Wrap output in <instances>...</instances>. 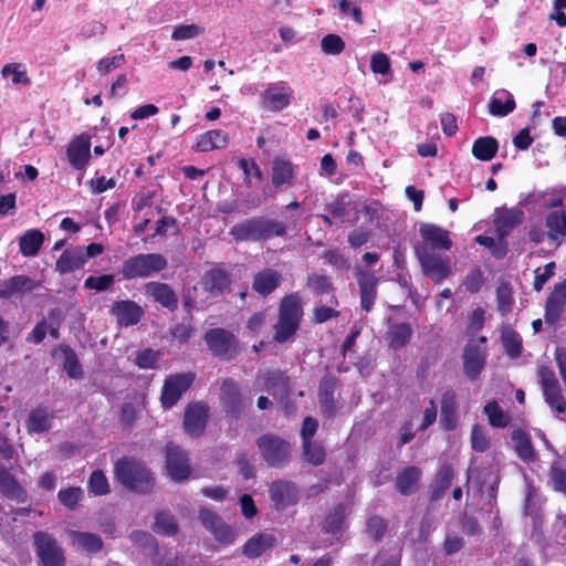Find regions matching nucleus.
Wrapping results in <instances>:
<instances>
[{
  "label": "nucleus",
  "instance_id": "1",
  "mask_svg": "<svg viewBox=\"0 0 566 566\" xmlns=\"http://www.w3.org/2000/svg\"><path fill=\"white\" fill-rule=\"evenodd\" d=\"M304 315L302 297L297 292L282 297L277 308V321L273 325V339L277 344L290 342L300 328Z\"/></svg>",
  "mask_w": 566,
  "mask_h": 566
},
{
  "label": "nucleus",
  "instance_id": "2",
  "mask_svg": "<svg viewBox=\"0 0 566 566\" xmlns=\"http://www.w3.org/2000/svg\"><path fill=\"white\" fill-rule=\"evenodd\" d=\"M286 232V226L283 222L265 217L245 219L229 230V234L237 242H265L275 237H284Z\"/></svg>",
  "mask_w": 566,
  "mask_h": 566
},
{
  "label": "nucleus",
  "instance_id": "3",
  "mask_svg": "<svg viewBox=\"0 0 566 566\" xmlns=\"http://www.w3.org/2000/svg\"><path fill=\"white\" fill-rule=\"evenodd\" d=\"M116 480L127 490L147 494L154 489L155 481L150 470L140 461L123 457L115 462Z\"/></svg>",
  "mask_w": 566,
  "mask_h": 566
},
{
  "label": "nucleus",
  "instance_id": "4",
  "mask_svg": "<svg viewBox=\"0 0 566 566\" xmlns=\"http://www.w3.org/2000/svg\"><path fill=\"white\" fill-rule=\"evenodd\" d=\"M168 261L161 253H138L125 259L119 274L124 280L147 279L166 270Z\"/></svg>",
  "mask_w": 566,
  "mask_h": 566
},
{
  "label": "nucleus",
  "instance_id": "5",
  "mask_svg": "<svg viewBox=\"0 0 566 566\" xmlns=\"http://www.w3.org/2000/svg\"><path fill=\"white\" fill-rule=\"evenodd\" d=\"M256 447L263 461L274 469L285 468L292 458V444L274 433H265L256 439Z\"/></svg>",
  "mask_w": 566,
  "mask_h": 566
},
{
  "label": "nucleus",
  "instance_id": "6",
  "mask_svg": "<svg viewBox=\"0 0 566 566\" xmlns=\"http://www.w3.org/2000/svg\"><path fill=\"white\" fill-rule=\"evenodd\" d=\"M32 547L39 566H66L65 551L54 534L48 531L34 532Z\"/></svg>",
  "mask_w": 566,
  "mask_h": 566
},
{
  "label": "nucleus",
  "instance_id": "7",
  "mask_svg": "<svg viewBox=\"0 0 566 566\" xmlns=\"http://www.w3.org/2000/svg\"><path fill=\"white\" fill-rule=\"evenodd\" d=\"M203 340L210 354L220 360L230 361L240 355V342L229 329L210 328L205 333Z\"/></svg>",
  "mask_w": 566,
  "mask_h": 566
},
{
  "label": "nucleus",
  "instance_id": "8",
  "mask_svg": "<svg viewBox=\"0 0 566 566\" xmlns=\"http://www.w3.org/2000/svg\"><path fill=\"white\" fill-rule=\"evenodd\" d=\"M416 255L421 265L424 276L429 277L436 284L447 280L451 273V261L449 258H441L434 251H430L427 244L416 247Z\"/></svg>",
  "mask_w": 566,
  "mask_h": 566
},
{
  "label": "nucleus",
  "instance_id": "9",
  "mask_svg": "<svg viewBox=\"0 0 566 566\" xmlns=\"http://www.w3.org/2000/svg\"><path fill=\"white\" fill-rule=\"evenodd\" d=\"M537 374L545 402L554 412L564 413L566 411V400L554 370L548 366L541 365Z\"/></svg>",
  "mask_w": 566,
  "mask_h": 566
},
{
  "label": "nucleus",
  "instance_id": "10",
  "mask_svg": "<svg viewBox=\"0 0 566 566\" xmlns=\"http://www.w3.org/2000/svg\"><path fill=\"white\" fill-rule=\"evenodd\" d=\"M167 475L175 482H182L191 474L188 453L178 444L168 442L165 448Z\"/></svg>",
  "mask_w": 566,
  "mask_h": 566
},
{
  "label": "nucleus",
  "instance_id": "11",
  "mask_svg": "<svg viewBox=\"0 0 566 566\" xmlns=\"http://www.w3.org/2000/svg\"><path fill=\"white\" fill-rule=\"evenodd\" d=\"M294 98L293 88L283 81L270 83L260 95V104L264 109L281 112Z\"/></svg>",
  "mask_w": 566,
  "mask_h": 566
},
{
  "label": "nucleus",
  "instance_id": "12",
  "mask_svg": "<svg viewBox=\"0 0 566 566\" xmlns=\"http://www.w3.org/2000/svg\"><path fill=\"white\" fill-rule=\"evenodd\" d=\"M220 390V403L224 412L233 419L241 418L249 403L243 398L238 382L232 378H226Z\"/></svg>",
  "mask_w": 566,
  "mask_h": 566
},
{
  "label": "nucleus",
  "instance_id": "13",
  "mask_svg": "<svg viewBox=\"0 0 566 566\" xmlns=\"http://www.w3.org/2000/svg\"><path fill=\"white\" fill-rule=\"evenodd\" d=\"M195 380V375L175 374L168 376L163 385L160 394V402L164 409L172 408L181 398V396L190 388Z\"/></svg>",
  "mask_w": 566,
  "mask_h": 566
},
{
  "label": "nucleus",
  "instance_id": "14",
  "mask_svg": "<svg viewBox=\"0 0 566 566\" xmlns=\"http://www.w3.org/2000/svg\"><path fill=\"white\" fill-rule=\"evenodd\" d=\"M209 408L203 402H190L185 409L182 427L191 438L200 437L207 427Z\"/></svg>",
  "mask_w": 566,
  "mask_h": 566
},
{
  "label": "nucleus",
  "instance_id": "15",
  "mask_svg": "<svg viewBox=\"0 0 566 566\" xmlns=\"http://www.w3.org/2000/svg\"><path fill=\"white\" fill-rule=\"evenodd\" d=\"M298 488L296 483L287 480H275L269 488V496L272 506L276 511H283L295 505L298 500Z\"/></svg>",
  "mask_w": 566,
  "mask_h": 566
},
{
  "label": "nucleus",
  "instance_id": "16",
  "mask_svg": "<svg viewBox=\"0 0 566 566\" xmlns=\"http://www.w3.org/2000/svg\"><path fill=\"white\" fill-rule=\"evenodd\" d=\"M463 373L470 380H475L486 365V348L475 340L467 343L462 354Z\"/></svg>",
  "mask_w": 566,
  "mask_h": 566
},
{
  "label": "nucleus",
  "instance_id": "17",
  "mask_svg": "<svg viewBox=\"0 0 566 566\" xmlns=\"http://www.w3.org/2000/svg\"><path fill=\"white\" fill-rule=\"evenodd\" d=\"M108 313L120 327L137 325L145 314L143 307L133 300L114 301L109 306Z\"/></svg>",
  "mask_w": 566,
  "mask_h": 566
},
{
  "label": "nucleus",
  "instance_id": "18",
  "mask_svg": "<svg viewBox=\"0 0 566 566\" xmlns=\"http://www.w3.org/2000/svg\"><path fill=\"white\" fill-rule=\"evenodd\" d=\"M339 384V378L331 373L325 374L319 380L317 389L318 405L321 412L327 418H333L336 415L335 392Z\"/></svg>",
  "mask_w": 566,
  "mask_h": 566
},
{
  "label": "nucleus",
  "instance_id": "19",
  "mask_svg": "<svg viewBox=\"0 0 566 566\" xmlns=\"http://www.w3.org/2000/svg\"><path fill=\"white\" fill-rule=\"evenodd\" d=\"M355 274L359 287L360 307L369 312L377 297L378 279L374 272L361 266H355Z\"/></svg>",
  "mask_w": 566,
  "mask_h": 566
},
{
  "label": "nucleus",
  "instance_id": "20",
  "mask_svg": "<svg viewBox=\"0 0 566 566\" xmlns=\"http://www.w3.org/2000/svg\"><path fill=\"white\" fill-rule=\"evenodd\" d=\"M566 306V279L556 283L545 302V322L556 324Z\"/></svg>",
  "mask_w": 566,
  "mask_h": 566
},
{
  "label": "nucleus",
  "instance_id": "21",
  "mask_svg": "<svg viewBox=\"0 0 566 566\" xmlns=\"http://www.w3.org/2000/svg\"><path fill=\"white\" fill-rule=\"evenodd\" d=\"M39 286V282L23 274L0 279V298L9 300L14 296H22L25 293L33 292Z\"/></svg>",
  "mask_w": 566,
  "mask_h": 566
},
{
  "label": "nucleus",
  "instance_id": "22",
  "mask_svg": "<svg viewBox=\"0 0 566 566\" xmlns=\"http://www.w3.org/2000/svg\"><path fill=\"white\" fill-rule=\"evenodd\" d=\"M12 467L0 464V494L17 503L28 501V492L12 473Z\"/></svg>",
  "mask_w": 566,
  "mask_h": 566
},
{
  "label": "nucleus",
  "instance_id": "23",
  "mask_svg": "<svg viewBox=\"0 0 566 566\" xmlns=\"http://www.w3.org/2000/svg\"><path fill=\"white\" fill-rule=\"evenodd\" d=\"M295 166L285 156H276L272 160L271 182L275 189L285 190L293 185Z\"/></svg>",
  "mask_w": 566,
  "mask_h": 566
},
{
  "label": "nucleus",
  "instance_id": "24",
  "mask_svg": "<svg viewBox=\"0 0 566 566\" xmlns=\"http://www.w3.org/2000/svg\"><path fill=\"white\" fill-rule=\"evenodd\" d=\"M67 159L70 165L82 170L86 167L91 158V137L87 134L76 136L67 146Z\"/></svg>",
  "mask_w": 566,
  "mask_h": 566
},
{
  "label": "nucleus",
  "instance_id": "25",
  "mask_svg": "<svg viewBox=\"0 0 566 566\" xmlns=\"http://www.w3.org/2000/svg\"><path fill=\"white\" fill-rule=\"evenodd\" d=\"M145 293L164 308L175 312L178 308V296L174 289L163 282L151 281L144 285Z\"/></svg>",
  "mask_w": 566,
  "mask_h": 566
},
{
  "label": "nucleus",
  "instance_id": "26",
  "mask_svg": "<svg viewBox=\"0 0 566 566\" xmlns=\"http://www.w3.org/2000/svg\"><path fill=\"white\" fill-rule=\"evenodd\" d=\"M201 285L203 290L211 295H222L230 290L231 277L230 274L218 264L205 273Z\"/></svg>",
  "mask_w": 566,
  "mask_h": 566
},
{
  "label": "nucleus",
  "instance_id": "27",
  "mask_svg": "<svg viewBox=\"0 0 566 566\" xmlns=\"http://www.w3.org/2000/svg\"><path fill=\"white\" fill-rule=\"evenodd\" d=\"M422 478V470L416 465H407L402 468L396 475L395 489L405 496L416 493Z\"/></svg>",
  "mask_w": 566,
  "mask_h": 566
},
{
  "label": "nucleus",
  "instance_id": "28",
  "mask_svg": "<svg viewBox=\"0 0 566 566\" xmlns=\"http://www.w3.org/2000/svg\"><path fill=\"white\" fill-rule=\"evenodd\" d=\"M421 238L430 245L431 250L448 251L452 248L449 231L433 223H422L419 228Z\"/></svg>",
  "mask_w": 566,
  "mask_h": 566
},
{
  "label": "nucleus",
  "instance_id": "29",
  "mask_svg": "<svg viewBox=\"0 0 566 566\" xmlns=\"http://www.w3.org/2000/svg\"><path fill=\"white\" fill-rule=\"evenodd\" d=\"M53 357L62 359V370L72 379H82L84 376L75 350L66 344H59L52 352Z\"/></svg>",
  "mask_w": 566,
  "mask_h": 566
},
{
  "label": "nucleus",
  "instance_id": "30",
  "mask_svg": "<svg viewBox=\"0 0 566 566\" xmlns=\"http://www.w3.org/2000/svg\"><path fill=\"white\" fill-rule=\"evenodd\" d=\"M282 282V274L271 268H264L253 276L252 289L259 295L266 297L273 293Z\"/></svg>",
  "mask_w": 566,
  "mask_h": 566
},
{
  "label": "nucleus",
  "instance_id": "31",
  "mask_svg": "<svg viewBox=\"0 0 566 566\" xmlns=\"http://www.w3.org/2000/svg\"><path fill=\"white\" fill-rule=\"evenodd\" d=\"M523 211L517 208L502 209L496 211L494 226L501 241L509 235L510 231L522 223Z\"/></svg>",
  "mask_w": 566,
  "mask_h": 566
},
{
  "label": "nucleus",
  "instance_id": "32",
  "mask_svg": "<svg viewBox=\"0 0 566 566\" xmlns=\"http://www.w3.org/2000/svg\"><path fill=\"white\" fill-rule=\"evenodd\" d=\"M67 535L70 538V543L76 549H81L87 554H97L104 547V542L102 537L97 534L69 530Z\"/></svg>",
  "mask_w": 566,
  "mask_h": 566
},
{
  "label": "nucleus",
  "instance_id": "33",
  "mask_svg": "<svg viewBox=\"0 0 566 566\" xmlns=\"http://www.w3.org/2000/svg\"><path fill=\"white\" fill-rule=\"evenodd\" d=\"M228 144V133L222 129H211L200 134L192 148L199 153H208L216 149H223Z\"/></svg>",
  "mask_w": 566,
  "mask_h": 566
},
{
  "label": "nucleus",
  "instance_id": "34",
  "mask_svg": "<svg viewBox=\"0 0 566 566\" xmlns=\"http://www.w3.org/2000/svg\"><path fill=\"white\" fill-rule=\"evenodd\" d=\"M454 479V469L449 463H443L437 470L432 484L429 500L430 502L439 501L451 486Z\"/></svg>",
  "mask_w": 566,
  "mask_h": 566
},
{
  "label": "nucleus",
  "instance_id": "35",
  "mask_svg": "<svg viewBox=\"0 0 566 566\" xmlns=\"http://www.w3.org/2000/svg\"><path fill=\"white\" fill-rule=\"evenodd\" d=\"M84 264V249L82 247H71L59 256L55 268L61 274H65L82 269Z\"/></svg>",
  "mask_w": 566,
  "mask_h": 566
},
{
  "label": "nucleus",
  "instance_id": "36",
  "mask_svg": "<svg viewBox=\"0 0 566 566\" xmlns=\"http://www.w3.org/2000/svg\"><path fill=\"white\" fill-rule=\"evenodd\" d=\"M263 388L274 398L289 394L290 379L281 370H268L262 376Z\"/></svg>",
  "mask_w": 566,
  "mask_h": 566
},
{
  "label": "nucleus",
  "instance_id": "37",
  "mask_svg": "<svg viewBox=\"0 0 566 566\" xmlns=\"http://www.w3.org/2000/svg\"><path fill=\"white\" fill-rule=\"evenodd\" d=\"M440 424L447 431H451L457 428V399L455 394L452 390H446L442 394Z\"/></svg>",
  "mask_w": 566,
  "mask_h": 566
},
{
  "label": "nucleus",
  "instance_id": "38",
  "mask_svg": "<svg viewBox=\"0 0 566 566\" xmlns=\"http://www.w3.org/2000/svg\"><path fill=\"white\" fill-rule=\"evenodd\" d=\"M275 541L273 534L258 533L243 545L242 553L249 558L260 557L274 545Z\"/></svg>",
  "mask_w": 566,
  "mask_h": 566
},
{
  "label": "nucleus",
  "instance_id": "39",
  "mask_svg": "<svg viewBox=\"0 0 566 566\" xmlns=\"http://www.w3.org/2000/svg\"><path fill=\"white\" fill-rule=\"evenodd\" d=\"M53 419L52 410L41 407L32 409L27 420L28 431L31 433L46 432L51 429Z\"/></svg>",
  "mask_w": 566,
  "mask_h": 566
},
{
  "label": "nucleus",
  "instance_id": "40",
  "mask_svg": "<svg viewBox=\"0 0 566 566\" xmlns=\"http://www.w3.org/2000/svg\"><path fill=\"white\" fill-rule=\"evenodd\" d=\"M515 107L514 96L506 90L495 92L489 103L490 114L496 117L507 116Z\"/></svg>",
  "mask_w": 566,
  "mask_h": 566
},
{
  "label": "nucleus",
  "instance_id": "41",
  "mask_svg": "<svg viewBox=\"0 0 566 566\" xmlns=\"http://www.w3.org/2000/svg\"><path fill=\"white\" fill-rule=\"evenodd\" d=\"M512 441L517 457L524 462H532L536 458V452L531 441L530 434L523 429H516L512 432Z\"/></svg>",
  "mask_w": 566,
  "mask_h": 566
},
{
  "label": "nucleus",
  "instance_id": "42",
  "mask_svg": "<svg viewBox=\"0 0 566 566\" xmlns=\"http://www.w3.org/2000/svg\"><path fill=\"white\" fill-rule=\"evenodd\" d=\"M499 150V142L493 136H482L476 138L472 145V155L481 161L492 160Z\"/></svg>",
  "mask_w": 566,
  "mask_h": 566
},
{
  "label": "nucleus",
  "instance_id": "43",
  "mask_svg": "<svg viewBox=\"0 0 566 566\" xmlns=\"http://www.w3.org/2000/svg\"><path fill=\"white\" fill-rule=\"evenodd\" d=\"M44 243V235L38 229L28 230L19 238V249L23 256H34Z\"/></svg>",
  "mask_w": 566,
  "mask_h": 566
},
{
  "label": "nucleus",
  "instance_id": "44",
  "mask_svg": "<svg viewBox=\"0 0 566 566\" xmlns=\"http://www.w3.org/2000/svg\"><path fill=\"white\" fill-rule=\"evenodd\" d=\"M412 328L409 323H398L389 327L386 340L395 350L405 347L411 339Z\"/></svg>",
  "mask_w": 566,
  "mask_h": 566
},
{
  "label": "nucleus",
  "instance_id": "45",
  "mask_svg": "<svg viewBox=\"0 0 566 566\" xmlns=\"http://www.w3.org/2000/svg\"><path fill=\"white\" fill-rule=\"evenodd\" d=\"M545 226L551 240H556L558 235L566 237V211L557 210L548 213L545 218Z\"/></svg>",
  "mask_w": 566,
  "mask_h": 566
},
{
  "label": "nucleus",
  "instance_id": "46",
  "mask_svg": "<svg viewBox=\"0 0 566 566\" xmlns=\"http://www.w3.org/2000/svg\"><path fill=\"white\" fill-rule=\"evenodd\" d=\"M345 522V506L336 505L325 517L322 530L326 534H336L342 531Z\"/></svg>",
  "mask_w": 566,
  "mask_h": 566
},
{
  "label": "nucleus",
  "instance_id": "47",
  "mask_svg": "<svg viewBox=\"0 0 566 566\" xmlns=\"http://www.w3.org/2000/svg\"><path fill=\"white\" fill-rule=\"evenodd\" d=\"M501 335H502L501 338H502V344H503L505 353L511 358L520 357L522 354V349H523L522 338H521L520 334L516 331L509 327V328H504L502 331Z\"/></svg>",
  "mask_w": 566,
  "mask_h": 566
},
{
  "label": "nucleus",
  "instance_id": "48",
  "mask_svg": "<svg viewBox=\"0 0 566 566\" xmlns=\"http://www.w3.org/2000/svg\"><path fill=\"white\" fill-rule=\"evenodd\" d=\"M302 452L306 462L318 467L325 462L326 451L321 443L313 440L302 441Z\"/></svg>",
  "mask_w": 566,
  "mask_h": 566
},
{
  "label": "nucleus",
  "instance_id": "49",
  "mask_svg": "<svg viewBox=\"0 0 566 566\" xmlns=\"http://www.w3.org/2000/svg\"><path fill=\"white\" fill-rule=\"evenodd\" d=\"M307 286L316 294H332V303L338 304L337 298L334 294V286L331 280L326 275L313 274L307 279Z\"/></svg>",
  "mask_w": 566,
  "mask_h": 566
},
{
  "label": "nucleus",
  "instance_id": "50",
  "mask_svg": "<svg viewBox=\"0 0 566 566\" xmlns=\"http://www.w3.org/2000/svg\"><path fill=\"white\" fill-rule=\"evenodd\" d=\"M153 531L160 535L172 536L178 532V525L174 516L165 512H158L155 515Z\"/></svg>",
  "mask_w": 566,
  "mask_h": 566
},
{
  "label": "nucleus",
  "instance_id": "51",
  "mask_svg": "<svg viewBox=\"0 0 566 566\" xmlns=\"http://www.w3.org/2000/svg\"><path fill=\"white\" fill-rule=\"evenodd\" d=\"M483 412L486 415L489 423L494 428H505L510 422L509 417L505 416L496 400L489 401L484 406Z\"/></svg>",
  "mask_w": 566,
  "mask_h": 566
},
{
  "label": "nucleus",
  "instance_id": "52",
  "mask_svg": "<svg viewBox=\"0 0 566 566\" xmlns=\"http://www.w3.org/2000/svg\"><path fill=\"white\" fill-rule=\"evenodd\" d=\"M387 530V521L379 515H373L366 521V533L375 542H380L386 535Z\"/></svg>",
  "mask_w": 566,
  "mask_h": 566
},
{
  "label": "nucleus",
  "instance_id": "53",
  "mask_svg": "<svg viewBox=\"0 0 566 566\" xmlns=\"http://www.w3.org/2000/svg\"><path fill=\"white\" fill-rule=\"evenodd\" d=\"M238 167L244 174V182L249 188L252 186V178L259 181L263 179V172L254 159L241 158L238 161Z\"/></svg>",
  "mask_w": 566,
  "mask_h": 566
},
{
  "label": "nucleus",
  "instance_id": "54",
  "mask_svg": "<svg viewBox=\"0 0 566 566\" xmlns=\"http://www.w3.org/2000/svg\"><path fill=\"white\" fill-rule=\"evenodd\" d=\"M114 283L115 276L113 274H102L98 276L90 275L84 281V289L105 292L111 290Z\"/></svg>",
  "mask_w": 566,
  "mask_h": 566
},
{
  "label": "nucleus",
  "instance_id": "55",
  "mask_svg": "<svg viewBox=\"0 0 566 566\" xmlns=\"http://www.w3.org/2000/svg\"><path fill=\"white\" fill-rule=\"evenodd\" d=\"M88 491L94 495H105L109 493L108 480L102 470H95L91 473Z\"/></svg>",
  "mask_w": 566,
  "mask_h": 566
},
{
  "label": "nucleus",
  "instance_id": "56",
  "mask_svg": "<svg viewBox=\"0 0 566 566\" xmlns=\"http://www.w3.org/2000/svg\"><path fill=\"white\" fill-rule=\"evenodd\" d=\"M321 50L328 55H338L345 50V42L338 34L329 33L321 40Z\"/></svg>",
  "mask_w": 566,
  "mask_h": 566
},
{
  "label": "nucleus",
  "instance_id": "57",
  "mask_svg": "<svg viewBox=\"0 0 566 566\" xmlns=\"http://www.w3.org/2000/svg\"><path fill=\"white\" fill-rule=\"evenodd\" d=\"M82 497V489L80 486H70L61 489L57 499L66 509L74 510Z\"/></svg>",
  "mask_w": 566,
  "mask_h": 566
},
{
  "label": "nucleus",
  "instance_id": "58",
  "mask_svg": "<svg viewBox=\"0 0 566 566\" xmlns=\"http://www.w3.org/2000/svg\"><path fill=\"white\" fill-rule=\"evenodd\" d=\"M471 447L475 452H484L490 447L489 437L484 430V427L480 423H475L471 430Z\"/></svg>",
  "mask_w": 566,
  "mask_h": 566
},
{
  "label": "nucleus",
  "instance_id": "59",
  "mask_svg": "<svg viewBox=\"0 0 566 566\" xmlns=\"http://www.w3.org/2000/svg\"><path fill=\"white\" fill-rule=\"evenodd\" d=\"M12 75L13 84H31V80L27 76L25 69H21V64L19 63H8L1 70V75L7 77Z\"/></svg>",
  "mask_w": 566,
  "mask_h": 566
},
{
  "label": "nucleus",
  "instance_id": "60",
  "mask_svg": "<svg viewBox=\"0 0 566 566\" xmlns=\"http://www.w3.org/2000/svg\"><path fill=\"white\" fill-rule=\"evenodd\" d=\"M160 353L151 348H145L139 352L135 358V364L140 369H153L156 367Z\"/></svg>",
  "mask_w": 566,
  "mask_h": 566
},
{
  "label": "nucleus",
  "instance_id": "61",
  "mask_svg": "<svg viewBox=\"0 0 566 566\" xmlns=\"http://www.w3.org/2000/svg\"><path fill=\"white\" fill-rule=\"evenodd\" d=\"M202 31L197 24H180L174 29L171 39L174 41L189 40L198 36Z\"/></svg>",
  "mask_w": 566,
  "mask_h": 566
},
{
  "label": "nucleus",
  "instance_id": "62",
  "mask_svg": "<svg viewBox=\"0 0 566 566\" xmlns=\"http://www.w3.org/2000/svg\"><path fill=\"white\" fill-rule=\"evenodd\" d=\"M484 283L483 273L480 268L472 269L464 277L463 285L470 293H478Z\"/></svg>",
  "mask_w": 566,
  "mask_h": 566
},
{
  "label": "nucleus",
  "instance_id": "63",
  "mask_svg": "<svg viewBox=\"0 0 566 566\" xmlns=\"http://www.w3.org/2000/svg\"><path fill=\"white\" fill-rule=\"evenodd\" d=\"M373 237L371 230L368 228H356L349 232L347 241L354 249L365 245Z\"/></svg>",
  "mask_w": 566,
  "mask_h": 566
},
{
  "label": "nucleus",
  "instance_id": "64",
  "mask_svg": "<svg viewBox=\"0 0 566 566\" xmlns=\"http://www.w3.org/2000/svg\"><path fill=\"white\" fill-rule=\"evenodd\" d=\"M370 70L375 74H388L390 72V60L386 53L376 52L370 57Z\"/></svg>",
  "mask_w": 566,
  "mask_h": 566
}]
</instances>
